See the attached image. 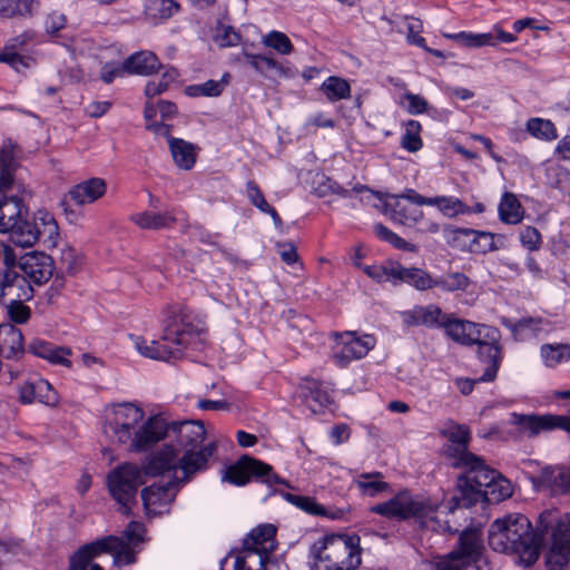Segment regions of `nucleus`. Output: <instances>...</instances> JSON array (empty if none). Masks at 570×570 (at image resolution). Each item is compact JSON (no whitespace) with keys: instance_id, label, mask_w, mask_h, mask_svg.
<instances>
[{"instance_id":"f257e3e1","label":"nucleus","mask_w":570,"mask_h":570,"mask_svg":"<svg viewBox=\"0 0 570 570\" xmlns=\"http://www.w3.org/2000/svg\"><path fill=\"white\" fill-rule=\"evenodd\" d=\"M102 432L112 443L130 452L148 451L167 435V423L158 415L146 416L135 403L124 402L106 407Z\"/></svg>"},{"instance_id":"f03ea898","label":"nucleus","mask_w":570,"mask_h":570,"mask_svg":"<svg viewBox=\"0 0 570 570\" xmlns=\"http://www.w3.org/2000/svg\"><path fill=\"white\" fill-rule=\"evenodd\" d=\"M489 546L497 552L512 554L524 567L534 564L541 553L542 537L521 513L495 519L489 528Z\"/></svg>"},{"instance_id":"7ed1b4c3","label":"nucleus","mask_w":570,"mask_h":570,"mask_svg":"<svg viewBox=\"0 0 570 570\" xmlns=\"http://www.w3.org/2000/svg\"><path fill=\"white\" fill-rule=\"evenodd\" d=\"M205 331L204 316L184 309L166 325L161 341H148L136 335L130 338L141 356L168 362L180 357L185 348L195 345Z\"/></svg>"},{"instance_id":"20e7f679","label":"nucleus","mask_w":570,"mask_h":570,"mask_svg":"<svg viewBox=\"0 0 570 570\" xmlns=\"http://www.w3.org/2000/svg\"><path fill=\"white\" fill-rule=\"evenodd\" d=\"M145 528L131 521L124 530L122 537L107 535L80 547L69 561V570H102L94 559L102 553L112 556L115 567L136 562L137 547L144 541Z\"/></svg>"},{"instance_id":"39448f33","label":"nucleus","mask_w":570,"mask_h":570,"mask_svg":"<svg viewBox=\"0 0 570 570\" xmlns=\"http://www.w3.org/2000/svg\"><path fill=\"white\" fill-rule=\"evenodd\" d=\"M362 563L357 534L327 533L317 538L308 550L311 570H355Z\"/></svg>"},{"instance_id":"423d86ee","label":"nucleus","mask_w":570,"mask_h":570,"mask_svg":"<svg viewBox=\"0 0 570 570\" xmlns=\"http://www.w3.org/2000/svg\"><path fill=\"white\" fill-rule=\"evenodd\" d=\"M459 495L453 498L455 507L469 508L483 495L492 494L498 501L512 495V484L498 471L489 468L484 460L473 472H463L456 480Z\"/></svg>"},{"instance_id":"0eeeda50","label":"nucleus","mask_w":570,"mask_h":570,"mask_svg":"<svg viewBox=\"0 0 570 570\" xmlns=\"http://www.w3.org/2000/svg\"><path fill=\"white\" fill-rule=\"evenodd\" d=\"M173 431L176 435L177 444L184 455L180 458V469L184 476H190L206 466L208 458L215 450V443H208L202 448L205 440L206 430L200 421L174 422L167 432Z\"/></svg>"},{"instance_id":"6e6552de","label":"nucleus","mask_w":570,"mask_h":570,"mask_svg":"<svg viewBox=\"0 0 570 570\" xmlns=\"http://www.w3.org/2000/svg\"><path fill=\"white\" fill-rule=\"evenodd\" d=\"M371 512L389 519L406 520L414 518L422 527L432 531H448V522L441 523L438 519L436 507L428 501L414 498L409 491H400L392 499L373 505Z\"/></svg>"},{"instance_id":"1a4fd4ad","label":"nucleus","mask_w":570,"mask_h":570,"mask_svg":"<svg viewBox=\"0 0 570 570\" xmlns=\"http://www.w3.org/2000/svg\"><path fill=\"white\" fill-rule=\"evenodd\" d=\"M481 548L476 530L463 531L458 550L442 558L422 561L417 570H488Z\"/></svg>"},{"instance_id":"9d476101","label":"nucleus","mask_w":570,"mask_h":570,"mask_svg":"<svg viewBox=\"0 0 570 570\" xmlns=\"http://www.w3.org/2000/svg\"><path fill=\"white\" fill-rule=\"evenodd\" d=\"M439 433L446 439L443 451L453 468L473 472L481 466L483 459L469 451L471 431L468 425L446 420L440 426Z\"/></svg>"},{"instance_id":"9b49d317","label":"nucleus","mask_w":570,"mask_h":570,"mask_svg":"<svg viewBox=\"0 0 570 570\" xmlns=\"http://www.w3.org/2000/svg\"><path fill=\"white\" fill-rule=\"evenodd\" d=\"M0 233L9 234L16 246L32 247L39 239V230L22 215V202L17 196L0 199Z\"/></svg>"},{"instance_id":"f8f14e48","label":"nucleus","mask_w":570,"mask_h":570,"mask_svg":"<svg viewBox=\"0 0 570 570\" xmlns=\"http://www.w3.org/2000/svg\"><path fill=\"white\" fill-rule=\"evenodd\" d=\"M107 482L111 497L120 504L122 512L128 514L138 487L144 483L142 469L134 463H124L109 472Z\"/></svg>"},{"instance_id":"ddd939ff","label":"nucleus","mask_w":570,"mask_h":570,"mask_svg":"<svg viewBox=\"0 0 570 570\" xmlns=\"http://www.w3.org/2000/svg\"><path fill=\"white\" fill-rule=\"evenodd\" d=\"M509 424L517 428L519 434L535 438L541 433L563 430L570 434V416L558 414L511 413Z\"/></svg>"},{"instance_id":"4468645a","label":"nucleus","mask_w":570,"mask_h":570,"mask_svg":"<svg viewBox=\"0 0 570 570\" xmlns=\"http://www.w3.org/2000/svg\"><path fill=\"white\" fill-rule=\"evenodd\" d=\"M333 337V360L340 366L366 356L376 344L373 335H358L356 332L334 333Z\"/></svg>"},{"instance_id":"2eb2a0df","label":"nucleus","mask_w":570,"mask_h":570,"mask_svg":"<svg viewBox=\"0 0 570 570\" xmlns=\"http://www.w3.org/2000/svg\"><path fill=\"white\" fill-rule=\"evenodd\" d=\"M415 204L402 202L400 198L386 204V215L390 219L405 227L419 225V230L424 234H438L441 229L440 224L431 218H425L422 209Z\"/></svg>"},{"instance_id":"dca6fc26","label":"nucleus","mask_w":570,"mask_h":570,"mask_svg":"<svg viewBox=\"0 0 570 570\" xmlns=\"http://www.w3.org/2000/svg\"><path fill=\"white\" fill-rule=\"evenodd\" d=\"M442 328L449 337L463 345L475 344L481 337L493 340L500 336L495 327L453 318L451 315H446Z\"/></svg>"},{"instance_id":"f3484780","label":"nucleus","mask_w":570,"mask_h":570,"mask_svg":"<svg viewBox=\"0 0 570 570\" xmlns=\"http://www.w3.org/2000/svg\"><path fill=\"white\" fill-rule=\"evenodd\" d=\"M250 476L264 478V481L267 483L279 482L278 476L272 474L271 465L247 455L238 460L236 464L227 468L222 480L235 485H245Z\"/></svg>"},{"instance_id":"a211bd4d","label":"nucleus","mask_w":570,"mask_h":570,"mask_svg":"<svg viewBox=\"0 0 570 570\" xmlns=\"http://www.w3.org/2000/svg\"><path fill=\"white\" fill-rule=\"evenodd\" d=\"M180 485L171 481H159L141 491V500L148 517L166 514L170 511Z\"/></svg>"},{"instance_id":"6ab92c4d","label":"nucleus","mask_w":570,"mask_h":570,"mask_svg":"<svg viewBox=\"0 0 570 570\" xmlns=\"http://www.w3.org/2000/svg\"><path fill=\"white\" fill-rule=\"evenodd\" d=\"M142 471L147 475H164L173 472V476L167 481L175 482L177 485L186 482L190 476H184L180 469V459H177L176 450L173 446L165 445L159 451L153 453L145 462Z\"/></svg>"},{"instance_id":"aec40b11","label":"nucleus","mask_w":570,"mask_h":570,"mask_svg":"<svg viewBox=\"0 0 570 570\" xmlns=\"http://www.w3.org/2000/svg\"><path fill=\"white\" fill-rule=\"evenodd\" d=\"M537 532L542 537L550 535V543L570 546V514L557 510L543 511L537 523Z\"/></svg>"},{"instance_id":"412c9836","label":"nucleus","mask_w":570,"mask_h":570,"mask_svg":"<svg viewBox=\"0 0 570 570\" xmlns=\"http://www.w3.org/2000/svg\"><path fill=\"white\" fill-rule=\"evenodd\" d=\"M33 296L32 286L26 281V276L14 268L0 271V304L4 305L7 299L17 298L30 299Z\"/></svg>"},{"instance_id":"4be33fe9","label":"nucleus","mask_w":570,"mask_h":570,"mask_svg":"<svg viewBox=\"0 0 570 570\" xmlns=\"http://www.w3.org/2000/svg\"><path fill=\"white\" fill-rule=\"evenodd\" d=\"M446 315L435 304L415 305L413 308L400 313L403 325L407 327L425 326L428 328L442 327Z\"/></svg>"},{"instance_id":"5701e85b","label":"nucleus","mask_w":570,"mask_h":570,"mask_svg":"<svg viewBox=\"0 0 570 570\" xmlns=\"http://www.w3.org/2000/svg\"><path fill=\"white\" fill-rule=\"evenodd\" d=\"M19 268L30 285L31 283L41 285L48 282L53 271L51 257L37 253L24 255L19 263Z\"/></svg>"},{"instance_id":"b1692460","label":"nucleus","mask_w":570,"mask_h":570,"mask_svg":"<svg viewBox=\"0 0 570 570\" xmlns=\"http://www.w3.org/2000/svg\"><path fill=\"white\" fill-rule=\"evenodd\" d=\"M499 338H484L481 337L478 345L479 360L487 365L484 373L478 379L482 382H492L498 374V370L503 358L501 347L499 345Z\"/></svg>"},{"instance_id":"393cba45","label":"nucleus","mask_w":570,"mask_h":570,"mask_svg":"<svg viewBox=\"0 0 570 570\" xmlns=\"http://www.w3.org/2000/svg\"><path fill=\"white\" fill-rule=\"evenodd\" d=\"M302 402L313 412L318 413L332 403V397L323 382L304 379L299 385Z\"/></svg>"},{"instance_id":"a878e982","label":"nucleus","mask_w":570,"mask_h":570,"mask_svg":"<svg viewBox=\"0 0 570 570\" xmlns=\"http://www.w3.org/2000/svg\"><path fill=\"white\" fill-rule=\"evenodd\" d=\"M19 397L26 404L39 402L46 405H55L58 401L57 394L49 382L42 379L24 382L19 387Z\"/></svg>"},{"instance_id":"bb28decb","label":"nucleus","mask_w":570,"mask_h":570,"mask_svg":"<svg viewBox=\"0 0 570 570\" xmlns=\"http://www.w3.org/2000/svg\"><path fill=\"white\" fill-rule=\"evenodd\" d=\"M107 190L106 181L102 178H90L73 186L68 197L77 205L91 204L101 198Z\"/></svg>"},{"instance_id":"cd10ccee","label":"nucleus","mask_w":570,"mask_h":570,"mask_svg":"<svg viewBox=\"0 0 570 570\" xmlns=\"http://www.w3.org/2000/svg\"><path fill=\"white\" fill-rule=\"evenodd\" d=\"M286 499L288 502L301 509L302 511L312 514V515H321L332 520H342L345 518L346 513L350 511V508H332L326 509L325 507L317 503L313 498L297 495V494H286Z\"/></svg>"},{"instance_id":"c85d7f7f","label":"nucleus","mask_w":570,"mask_h":570,"mask_svg":"<svg viewBox=\"0 0 570 570\" xmlns=\"http://www.w3.org/2000/svg\"><path fill=\"white\" fill-rule=\"evenodd\" d=\"M31 38L30 32H23L9 39L3 47V52L0 53V62L8 63L17 71L29 67L27 58L21 56L19 50H21Z\"/></svg>"},{"instance_id":"c756f323","label":"nucleus","mask_w":570,"mask_h":570,"mask_svg":"<svg viewBox=\"0 0 570 570\" xmlns=\"http://www.w3.org/2000/svg\"><path fill=\"white\" fill-rule=\"evenodd\" d=\"M24 353L23 334L13 325L0 326V354L6 358H18Z\"/></svg>"},{"instance_id":"7c9ffc66","label":"nucleus","mask_w":570,"mask_h":570,"mask_svg":"<svg viewBox=\"0 0 570 570\" xmlns=\"http://www.w3.org/2000/svg\"><path fill=\"white\" fill-rule=\"evenodd\" d=\"M275 534L276 528L273 524H261L248 533L243 546L272 553L276 548Z\"/></svg>"},{"instance_id":"2f4dec72","label":"nucleus","mask_w":570,"mask_h":570,"mask_svg":"<svg viewBox=\"0 0 570 570\" xmlns=\"http://www.w3.org/2000/svg\"><path fill=\"white\" fill-rule=\"evenodd\" d=\"M125 68L128 75L149 76L160 69V62L154 52L139 51L125 60Z\"/></svg>"},{"instance_id":"473e14b6","label":"nucleus","mask_w":570,"mask_h":570,"mask_svg":"<svg viewBox=\"0 0 570 570\" xmlns=\"http://www.w3.org/2000/svg\"><path fill=\"white\" fill-rule=\"evenodd\" d=\"M39 9V0H0V17L4 19H29Z\"/></svg>"},{"instance_id":"72a5a7b5","label":"nucleus","mask_w":570,"mask_h":570,"mask_svg":"<svg viewBox=\"0 0 570 570\" xmlns=\"http://www.w3.org/2000/svg\"><path fill=\"white\" fill-rule=\"evenodd\" d=\"M396 285L406 283L417 291L434 288L433 277L425 271L416 267H403L397 265Z\"/></svg>"},{"instance_id":"f704fd0d","label":"nucleus","mask_w":570,"mask_h":570,"mask_svg":"<svg viewBox=\"0 0 570 570\" xmlns=\"http://www.w3.org/2000/svg\"><path fill=\"white\" fill-rule=\"evenodd\" d=\"M498 214L502 223L517 225L522 222L524 210L517 196L505 191L500 199Z\"/></svg>"},{"instance_id":"c9c22d12","label":"nucleus","mask_w":570,"mask_h":570,"mask_svg":"<svg viewBox=\"0 0 570 570\" xmlns=\"http://www.w3.org/2000/svg\"><path fill=\"white\" fill-rule=\"evenodd\" d=\"M131 220L144 229H164L170 228L176 223L174 213H151L142 212L131 216Z\"/></svg>"},{"instance_id":"e433bc0d","label":"nucleus","mask_w":570,"mask_h":570,"mask_svg":"<svg viewBox=\"0 0 570 570\" xmlns=\"http://www.w3.org/2000/svg\"><path fill=\"white\" fill-rule=\"evenodd\" d=\"M435 207L443 216L453 218L471 213V208L455 196L439 195L429 198V205Z\"/></svg>"},{"instance_id":"4c0bfd02","label":"nucleus","mask_w":570,"mask_h":570,"mask_svg":"<svg viewBox=\"0 0 570 570\" xmlns=\"http://www.w3.org/2000/svg\"><path fill=\"white\" fill-rule=\"evenodd\" d=\"M540 358L548 368H556L570 360V345L566 343H546L540 346Z\"/></svg>"},{"instance_id":"58836bf2","label":"nucleus","mask_w":570,"mask_h":570,"mask_svg":"<svg viewBox=\"0 0 570 570\" xmlns=\"http://www.w3.org/2000/svg\"><path fill=\"white\" fill-rule=\"evenodd\" d=\"M503 324L517 341L530 340L544 331L543 320L540 317H525L515 323L504 322Z\"/></svg>"},{"instance_id":"ea45409f","label":"nucleus","mask_w":570,"mask_h":570,"mask_svg":"<svg viewBox=\"0 0 570 570\" xmlns=\"http://www.w3.org/2000/svg\"><path fill=\"white\" fill-rule=\"evenodd\" d=\"M473 234L474 235L471 237L470 253L487 254L503 247V235L476 229H473Z\"/></svg>"},{"instance_id":"a19ab883","label":"nucleus","mask_w":570,"mask_h":570,"mask_svg":"<svg viewBox=\"0 0 570 570\" xmlns=\"http://www.w3.org/2000/svg\"><path fill=\"white\" fill-rule=\"evenodd\" d=\"M169 149L175 164L185 170L193 168L196 160L195 148L180 138H169Z\"/></svg>"},{"instance_id":"79ce46f5","label":"nucleus","mask_w":570,"mask_h":570,"mask_svg":"<svg viewBox=\"0 0 570 570\" xmlns=\"http://www.w3.org/2000/svg\"><path fill=\"white\" fill-rule=\"evenodd\" d=\"M271 553L243 546V550L235 558V570H265Z\"/></svg>"},{"instance_id":"37998d69","label":"nucleus","mask_w":570,"mask_h":570,"mask_svg":"<svg viewBox=\"0 0 570 570\" xmlns=\"http://www.w3.org/2000/svg\"><path fill=\"white\" fill-rule=\"evenodd\" d=\"M229 76L225 73L220 80H207L203 83L189 85L185 87V95L188 97H217L219 96L226 85L228 83Z\"/></svg>"},{"instance_id":"c03bdc74","label":"nucleus","mask_w":570,"mask_h":570,"mask_svg":"<svg viewBox=\"0 0 570 570\" xmlns=\"http://www.w3.org/2000/svg\"><path fill=\"white\" fill-rule=\"evenodd\" d=\"M443 37L460 43L468 48H480L484 46H495L493 33H473L469 31H461L456 33H443Z\"/></svg>"},{"instance_id":"a18cd8bd","label":"nucleus","mask_w":570,"mask_h":570,"mask_svg":"<svg viewBox=\"0 0 570 570\" xmlns=\"http://www.w3.org/2000/svg\"><path fill=\"white\" fill-rule=\"evenodd\" d=\"M353 483L360 489L361 493L366 497H375L390 489L389 483L382 480L380 472L363 473Z\"/></svg>"},{"instance_id":"49530a36","label":"nucleus","mask_w":570,"mask_h":570,"mask_svg":"<svg viewBox=\"0 0 570 570\" xmlns=\"http://www.w3.org/2000/svg\"><path fill=\"white\" fill-rule=\"evenodd\" d=\"M397 265L396 262H389L384 265H362L361 263H355V266L361 268L368 277L372 279L384 283L390 282L396 285V275H397Z\"/></svg>"},{"instance_id":"de8ad7c7","label":"nucleus","mask_w":570,"mask_h":570,"mask_svg":"<svg viewBox=\"0 0 570 570\" xmlns=\"http://www.w3.org/2000/svg\"><path fill=\"white\" fill-rule=\"evenodd\" d=\"M321 91L330 101L335 102L350 98L351 86L347 80L341 77L331 76L321 85Z\"/></svg>"},{"instance_id":"09e8293b","label":"nucleus","mask_w":570,"mask_h":570,"mask_svg":"<svg viewBox=\"0 0 570 570\" xmlns=\"http://www.w3.org/2000/svg\"><path fill=\"white\" fill-rule=\"evenodd\" d=\"M434 287L446 293L464 292L470 286V278L461 272H450L433 278Z\"/></svg>"},{"instance_id":"8fccbe9b","label":"nucleus","mask_w":570,"mask_h":570,"mask_svg":"<svg viewBox=\"0 0 570 570\" xmlns=\"http://www.w3.org/2000/svg\"><path fill=\"white\" fill-rule=\"evenodd\" d=\"M246 195L253 206L258 208L261 212L271 215L275 226L282 227L283 222L277 212L266 202L262 190L254 181L246 184Z\"/></svg>"},{"instance_id":"3c124183","label":"nucleus","mask_w":570,"mask_h":570,"mask_svg":"<svg viewBox=\"0 0 570 570\" xmlns=\"http://www.w3.org/2000/svg\"><path fill=\"white\" fill-rule=\"evenodd\" d=\"M422 126L417 120H407L404 124V132L401 137V147L409 153H416L422 149L421 138Z\"/></svg>"},{"instance_id":"603ef678","label":"nucleus","mask_w":570,"mask_h":570,"mask_svg":"<svg viewBox=\"0 0 570 570\" xmlns=\"http://www.w3.org/2000/svg\"><path fill=\"white\" fill-rule=\"evenodd\" d=\"M262 43L282 56L293 53L294 46L289 38L281 31L272 30L262 37Z\"/></svg>"},{"instance_id":"864d4df0","label":"nucleus","mask_w":570,"mask_h":570,"mask_svg":"<svg viewBox=\"0 0 570 570\" xmlns=\"http://www.w3.org/2000/svg\"><path fill=\"white\" fill-rule=\"evenodd\" d=\"M570 559V546L550 543L546 563L550 570H563Z\"/></svg>"},{"instance_id":"5fc2aeb1","label":"nucleus","mask_w":570,"mask_h":570,"mask_svg":"<svg viewBox=\"0 0 570 570\" xmlns=\"http://www.w3.org/2000/svg\"><path fill=\"white\" fill-rule=\"evenodd\" d=\"M527 130L531 136L547 141L558 138L556 126L552 121L542 118H531L527 122Z\"/></svg>"},{"instance_id":"6e6d98bb","label":"nucleus","mask_w":570,"mask_h":570,"mask_svg":"<svg viewBox=\"0 0 570 570\" xmlns=\"http://www.w3.org/2000/svg\"><path fill=\"white\" fill-rule=\"evenodd\" d=\"M179 9L175 0H148L146 4L147 14L154 20L170 18Z\"/></svg>"},{"instance_id":"4d7b16f0","label":"nucleus","mask_w":570,"mask_h":570,"mask_svg":"<svg viewBox=\"0 0 570 570\" xmlns=\"http://www.w3.org/2000/svg\"><path fill=\"white\" fill-rule=\"evenodd\" d=\"M472 228L454 227L445 230L444 237L446 243L460 250L470 252Z\"/></svg>"},{"instance_id":"13d9d810","label":"nucleus","mask_w":570,"mask_h":570,"mask_svg":"<svg viewBox=\"0 0 570 570\" xmlns=\"http://www.w3.org/2000/svg\"><path fill=\"white\" fill-rule=\"evenodd\" d=\"M14 161L10 151L0 150V193H6L13 185Z\"/></svg>"},{"instance_id":"bf43d9fd","label":"nucleus","mask_w":570,"mask_h":570,"mask_svg":"<svg viewBox=\"0 0 570 570\" xmlns=\"http://www.w3.org/2000/svg\"><path fill=\"white\" fill-rule=\"evenodd\" d=\"M549 183L562 194L570 195V171L559 165L550 166L547 169Z\"/></svg>"},{"instance_id":"052dcab7","label":"nucleus","mask_w":570,"mask_h":570,"mask_svg":"<svg viewBox=\"0 0 570 570\" xmlns=\"http://www.w3.org/2000/svg\"><path fill=\"white\" fill-rule=\"evenodd\" d=\"M400 32L406 31V40L409 43L420 48H425V39L420 36L422 31V22L413 17H405L400 23Z\"/></svg>"},{"instance_id":"680f3d73","label":"nucleus","mask_w":570,"mask_h":570,"mask_svg":"<svg viewBox=\"0 0 570 570\" xmlns=\"http://www.w3.org/2000/svg\"><path fill=\"white\" fill-rule=\"evenodd\" d=\"M26 298H17L13 301L6 302L7 312L11 322L16 324H24L30 320L31 309L24 305Z\"/></svg>"},{"instance_id":"e2e57ef3","label":"nucleus","mask_w":570,"mask_h":570,"mask_svg":"<svg viewBox=\"0 0 570 570\" xmlns=\"http://www.w3.org/2000/svg\"><path fill=\"white\" fill-rule=\"evenodd\" d=\"M400 105L410 114V115H421L424 114L429 108L428 100L412 92H404L400 97Z\"/></svg>"},{"instance_id":"0e129e2a","label":"nucleus","mask_w":570,"mask_h":570,"mask_svg":"<svg viewBox=\"0 0 570 570\" xmlns=\"http://www.w3.org/2000/svg\"><path fill=\"white\" fill-rule=\"evenodd\" d=\"M243 57L246 63H248L261 76H269V68H272L275 60L273 57L249 52H244Z\"/></svg>"},{"instance_id":"69168bd1","label":"nucleus","mask_w":570,"mask_h":570,"mask_svg":"<svg viewBox=\"0 0 570 570\" xmlns=\"http://www.w3.org/2000/svg\"><path fill=\"white\" fill-rule=\"evenodd\" d=\"M60 252V261L66 267V271L70 274L76 273L82 263L81 255L67 244H65Z\"/></svg>"},{"instance_id":"338daca9","label":"nucleus","mask_w":570,"mask_h":570,"mask_svg":"<svg viewBox=\"0 0 570 570\" xmlns=\"http://www.w3.org/2000/svg\"><path fill=\"white\" fill-rule=\"evenodd\" d=\"M70 355H71V350L69 347L55 345L51 348V352H49L43 360L48 361L50 364H53V365H61V366L70 367L71 366V362L69 360Z\"/></svg>"},{"instance_id":"774afa93","label":"nucleus","mask_w":570,"mask_h":570,"mask_svg":"<svg viewBox=\"0 0 570 570\" xmlns=\"http://www.w3.org/2000/svg\"><path fill=\"white\" fill-rule=\"evenodd\" d=\"M520 242L529 250H537L541 244L539 230L532 226H527L520 232Z\"/></svg>"}]
</instances>
